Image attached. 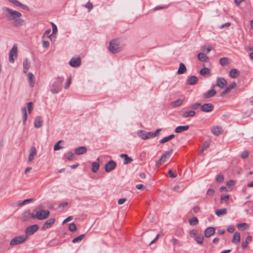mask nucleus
Here are the masks:
<instances>
[{"label": "nucleus", "instance_id": "f257e3e1", "mask_svg": "<svg viewBox=\"0 0 253 253\" xmlns=\"http://www.w3.org/2000/svg\"><path fill=\"white\" fill-rule=\"evenodd\" d=\"M5 16L9 21H12V25L15 27H20L25 24V21L21 18L22 14L17 11L13 10L7 7H2Z\"/></svg>", "mask_w": 253, "mask_h": 253}, {"label": "nucleus", "instance_id": "f03ea898", "mask_svg": "<svg viewBox=\"0 0 253 253\" xmlns=\"http://www.w3.org/2000/svg\"><path fill=\"white\" fill-rule=\"evenodd\" d=\"M124 45L119 39L116 38L111 40L109 42V50L112 53H117L122 51L124 49Z\"/></svg>", "mask_w": 253, "mask_h": 253}, {"label": "nucleus", "instance_id": "7ed1b4c3", "mask_svg": "<svg viewBox=\"0 0 253 253\" xmlns=\"http://www.w3.org/2000/svg\"><path fill=\"white\" fill-rule=\"evenodd\" d=\"M43 207L40 205L35 208L34 210V215H33V219H38L39 220H42L46 219L49 215V211L48 210H44Z\"/></svg>", "mask_w": 253, "mask_h": 253}, {"label": "nucleus", "instance_id": "20e7f679", "mask_svg": "<svg viewBox=\"0 0 253 253\" xmlns=\"http://www.w3.org/2000/svg\"><path fill=\"white\" fill-rule=\"evenodd\" d=\"M27 240V236L20 235L13 238L10 242L11 246H14L24 243Z\"/></svg>", "mask_w": 253, "mask_h": 253}, {"label": "nucleus", "instance_id": "39448f33", "mask_svg": "<svg viewBox=\"0 0 253 253\" xmlns=\"http://www.w3.org/2000/svg\"><path fill=\"white\" fill-rule=\"evenodd\" d=\"M38 229L39 226L37 224H34L28 226L26 228L25 230V235L24 236H27L28 238L29 236L33 235Z\"/></svg>", "mask_w": 253, "mask_h": 253}, {"label": "nucleus", "instance_id": "423d86ee", "mask_svg": "<svg viewBox=\"0 0 253 253\" xmlns=\"http://www.w3.org/2000/svg\"><path fill=\"white\" fill-rule=\"evenodd\" d=\"M17 46L16 45H14L11 49L9 54V61L11 63L14 62L15 59L17 57Z\"/></svg>", "mask_w": 253, "mask_h": 253}, {"label": "nucleus", "instance_id": "0eeeda50", "mask_svg": "<svg viewBox=\"0 0 253 253\" xmlns=\"http://www.w3.org/2000/svg\"><path fill=\"white\" fill-rule=\"evenodd\" d=\"M37 155V152L36 148L35 146H31L30 151L29 154L28 155V162L29 163H31L35 159L36 156Z\"/></svg>", "mask_w": 253, "mask_h": 253}, {"label": "nucleus", "instance_id": "6e6552de", "mask_svg": "<svg viewBox=\"0 0 253 253\" xmlns=\"http://www.w3.org/2000/svg\"><path fill=\"white\" fill-rule=\"evenodd\" d=\"M214 108L213 105L210 103H205L201 106V110L202 112L209 113L213 111Z\"/></svg>", "mask_w": 253, "mask_h": 253}, {"label": "nucleus", "instance_id": "1a4fd4ad", "mask_svg": "<svg viewBox=\"0 0 253 253\" xmlns=\"http://www.w3.org/2000/svg\"><path fill=\"white\" fill-rule=\"evenodd\" d=\"M63 81V79L61 77H58L55 81L50 85V87H55L60 89H62L61 84Z\"/></svg>", "mask_w": 253, "mask_h": 253}, {"label": "nucleus", "instance_id": "9d476101", "mask_svg": "<svg viewBox=\"0 0 253 253\" xmlns=\"http://www.w3.org/2000/svg\"><path fill=\"white\" fill-rule=\"evenodd\" d=\"M116 166V163L113 160L107 163L105 166V170L106 172H110L114 169Z\"/></svg>", "mask_w": 253, "mask_h": 253}, {"label": "nucleus", "instance_id": "9b49d317", "mask_svg": "<svg viewBox=\"0 0 253 253\" xmlns=\"http://www.w3.org/2000/svg\"><path fill=\"white\" fill-rule=\"evenodd\" d=\"M69 64L73 67H78L81 64V60L80 57L72 58Z\"/></svg>", "mask_w": 253, "mask_h": 253}, {"label": "nucleus", "instance_id": "f8f14e48", "mask_svg": "<svg viewBox=\"0 0 253 253\" xmlns=\"http://www.w3.org/2000/svg\"><path fill=\"white\" fill-rule=\"evenodd\" d=\"M55 221V219L54 218H50L48 219L42 225V229L43 230H45L49 228L52 224Z\"/></svg>", "mask_w": 253, "mask_h": 253}, {"label": "nucleus", "instance_id": "ddd939ff", "mask_svg": "<svg viewBox=\"0 0 253 253\" xmlns=\"http://www.w3.org/2000/svg\"><path fill=\"white\" fill-rule=\"evenodd\" d=\"M34 213H31L29 210L25 211L22 214L21 219L23 221H27L32 218Z\"/></svg>", "mask_w": 253, "mask_h": 253}, {"label": "nucleus", "instance_id": "4468645a", "mask_svg": "<svg viewBox=\"0 0 253 253\" xmlns=\"http://www.w3.org/2000/svg\"><path fill=\"white\" fill-rule=\"evenodd\" d=\"M227 82L223 78L218 77L216 79V84L215 85L222 88L225 86Z\"/></svg>", "mask_w": 253, "mask_h": 253}, {"label": "nucleus", "instance_id": "2eb2a0df", "mask_svg": "<svg viewBox=\"0 0 253 253\" xmlns=\"http://www.w3.org/2000/svg\"><path fill=\"white\" fill-rule=\"evenodd\" d=\"M215 229L213 227H209L206 229L205 231V236L207 238H209L215 233Z\"/></svg>", "mask_w": 253, "mask_h": 253}, {"label": "nucleus", "instance_id": "dca6fc26", "mask_svg": "<svg viewBox=\"0 0 253 253\" xmlns=\"http://www.w3.org/2000/svg\"><path fill=\"white\" fill-rule=\"evenodd\" d=\"M43 125L42 119L41 117L38 116L36 117L34 121V126L36 128L41 127Z\"/></svg>", "mask_w": 253, "mask_h": 253}, {"label": "nucleus", "instance_id": "f3484780", "mask_svg": "<svg viewBox=\"0 0 253 253\" xmlns=\"http://www.w3.org/2000/svg\"><path fill=\"white\" fill-rule=\"evenodd\" d=\"M189 128L188 125L186 126H177L175 129L174 132L177 133H181L187 130Z\"/></svg>", "mask_w": 253, "mask_h": 253}, {"label": "nucleus", "instance_id": "a211bd4d", "mask_svg": "<svg viewBox=\"0 0 253 253\" xmlns=\"http://www.w3.org/2000/svg\"><path fill=\"white\" fill-rule=\"evenodd\" d=\"M86 148L84 146H80L75 149V153L76 155H82L85 153Z\"/></svg>", "mask_w": 253, "mask_h": 253}, {"label": "nucleus", "instance_id": "6ab92c4d", "mask_svg": "<svg viewBox=\"0 0 253 253\" xmlns=\"http://www.w3.org/2000/svg\"><path fill=\"white\" fill-rule=\"evenodd\" d=\"M8 0L10 2L12 3L13 4H14V5H15L16 6H19V7L22 8L24 9H25L26 10H29L28 7L27 5L23 4L22 3H21V2H19L17 0Z\"/></svg>", "mask_w": 253, "mask_h": 253}, {"label": "nucleus", "instance_id": "aec40b11", "mask_svg": "<svg viewBox=\"0 0 253 253\" xmlns=\"http://www.w3.org/2000/svg\"><path fill=\"white\" fill-rule=\"evenodd\" d=\"M120 157L122 158H124V164L126 165L132 162L133 160L131 158L128 156V155L126 154H122L120 155Z\"/></svg>", "mask_w": 253, "mask_h": 253}, {"label": "nucleus", "instance_id": "412c9836", "mask_svg": "<svg viewBox=\"0 0 253 253\" xmlns=\"http://www.w3.org/2000/svg\"><path fill=\"white\" fill-rule=\"evenodd\" d=\"M198 78L195 76H192L189 77L187 80V83L189 85H193L197 83Z\"/></svg>", "mask_w": 253, "mask_h": 253}, {"label": "nucleus", "instance_id": "4be33fe9", "mask_svg": "<svg viewBox=\"0 0 253 253\" xmlns=\"http://www.w3.org/2000/svg\"><path fill=\"white\" fill-rule=\"evenodd\" d=\"M211 132L213 134L218 136L220 133H221L222 131V128L220 126H216L211 128Z\"/></svg>", "mask_w": 253, "mask_h": 253}, {"label": "nucleus", "instance_id": "5701e85b", "mask_svg": "<svg viewBox=\"0 0 253 253\" xmlns=\"http://www.w3.org/2000/svg\"><path fill=\"white\" fill-rule=\"evenodd\" d=\"M23 72L24 73H27V70L29 69L30 67V62L28 59V58H26L23 60Z\"/></svg>", "mask_w": 253, "mask_h": 253}, {"label": "nucleus", "instance_id": "b1692460", "mask_svg": "<svg viewBox=\"0 0 253 253\" xmlns=\"http://www.w3.org/2000/svg\"><path fill=\"white\" fill-rule=\"evenodd\" d=\"M187 71L186 67L184 64L180 63L179 68L177 71V74L181 75L185 73Z\"/></svg>", "mask_w": 253, "mask_h": 253}, {"label": "nucleus", "instance_id": "393cba45", "mask_svg": "<svg viewBox=\"0 0 253 253\" xmlns=\"http://www.w3.org/2000/svg\"><path fill=\"white\" fill-rule=\"evenodd\" d=\"M195 114L196 112L194 110H190L184 112L182 114V116L184 118H187L188 117H193L195 115Z\"/></svg>", "mask_w": 253, "mask_h": 253}, {"label": "nucleus", "instance_id": "a878e982", "mask_svg": "<svg viewBox=\"0 0 253 253\" xmlns=\"http://www.w3.org/2000/svg\"><path fill=\"white\" fill-rule=\"evenodd\" d=\"M216 94V91L213 89H211L204 94V97L206 98H210Z\"/></svg>", "mask_w": 253, "mask_h": 253}, {"label": "nucleus", "instance_id": "bb28decb", "mask_svg": "<svg viewBox=\"0 0 253 253\" xmlns=\"http://www.w3.org/2000/svg\"><path fill=\"white\" fill-rule=\"evenodd\" d=\"M172 149L169 151H166L161 156V158L165 162L167 160L169 159L172 154Z\"/></svg>", "mask_w": 253, "mask_h": 253}, {"label": "nucleus", "instance_id": "cd10ccee", "mask_svg": "<svg viewBox=\"0 0 253 253\" xmlns=\"http://www.w3.org/2000/svg\"><path fill=\"white\" fill-rule=\"evenodd\" d=\"M28 79L30 84V86L33 87L34 85L35 79L34 75L30 72L28 74Z\"/></svg>", "mask_w": 253, "mask_h": 253}, {"label": "nucleus", "instance_id": "c85d7f7f", "mask_svg": "<svg viewBox=\"0 0 253 253\" xmlns=\"http://www.w3.org/2000/svg\"><path fill=\"white\" fill-rule=\"evenodd\" d=\"M232 242L234 244H237L240 242V235L239 232L234 233Z\"/></svg>", "mask_w": 253, "mask_h": 253}, {"label": "nucleus", "instance_id": "c756f323", "mask_svg": "<svg viewBox=\"0 0 253 253\" xmlns=\"http://www.w3.org/2000/svg\"><path fill=\"white\" fill-rule=\"evenodd\" d=\"M215 213L218 216H220L227 213V209L226 208L217 209L215 211Z\"/></svg>", "mask_w": 253, "mask_h": 253}, {"label": "nucleus", "instance_id": "7c9ffc66", "mask_svg": "<svg viewBox=\"0 0 253 253\" xmlns=\"http://www.w3.org/2000/svg\"><path fill=\"white\" fill-rule=\"evenodd\" d=\"M239 75V72L236 69H232L229 72V76L231 78H236Z\"/></svg>", "mask_w": 253, "mask_h": 253}, {"label": "nucleus", "instance_id": "2f4dec72", "mask_svg": "<svg viewBox=\"0 0 253 253\" xmlns=\"http://www.w3.org/2000/svg\"><path fill=\"white\" fill-rule=\"evenodd\" d=\"M183 102V100L182 99H178L175 101L171 102V105L173 107H177L180 106Z\"/></svg>", "mask_w": 253, "mask_h": 253}, {"label": "nucleus", "instance_id": "473e14b6", "mask_svg": "<svg viewBox=\"0 0 253 253\" xmlns=\"http://www.w3.org/2000/svg\"><path fill=\"white\" fill-rule=\"evenodd\" d=\"M99 167V164L98 162H93L91 164V170L93 172H96Z\"/></svg>", "mask_w": 253, "mask_h": 253}, {"label": "nucleus", "instance_id": "72a5a7b5", "mask_svg": "<svg viewBox=\"0 0 253 253\" xmlns=\"http://www.w3.org/2000/svg\"><path fill=\"white\" fill-rule=\"evenodd\" d=\"M174 136H175V135L174 134H171L169 136L165 137L163 138V139H162L160 141V143L161 144H164L165 143H166V142H168L171 139H172V138H173L174 137Z\"/></svg>", "mask_w": 253, "mask_h": 253}, {"label": "nucleus", "instance_id": "f704fd0d", "mask_svg": "<svg viewBox=\"0 0 253 253\" xmlns=\"http://www.w3.org/2000/svg\"><path fill=\"white\" fill-rule=\"evenodd\" d=\"M21 111L23 114V123L24 125H25L27 119L26 108L25 107H23L21 109Z\"/></svg>", "mask_w": 253, "mask_h": 253}, {"label": "nucleus", "instance_id": "c9c22d12", "mask_svg": "<svg viewBox=\"0 0 253 253\" xmlns=\"http://www.w3.org/2000/svg\"><path fill=\"white\" fill-rule=\"evenodd\" d=\"M198 58L201 61H206L208 57L204 53L200 52L198 54Z\"/></svg>", "mask_w": 253, "mask_h": 253}, {"label": "nucleus", "instance_id": "e433bc0d", "mask_svg": "<svg viewBox=\"0 0 253 253\" xmlns=\"http://www.w3.org/2000/svg\"><path fill=\"white\" fill-rule=\"evenodd\" d=\"M200 74L204 76L209 75L210 74V70L207 67H204L200 70Z\"/></svg>", "mask_w": 253, "mask_h": 253}, {"label": "nucleus", "instance_id": "4c0bfd02", "mask_svg": "<svg viewBox=\"0 0 253 253\" xmlns=\"http://www.w3.org/2000/svg\"><path fill=\"white\" fill-rule=\"evenodd\" d=\"M138 135L139 137L143 140H146L148 139V136L147 135V132L145 131L140 130L138 132Z\"/></svg>", "mask_w": 253, "mask_h": 253}, {"label": "nucleus", "instance_id": "58836bf2", "mask_svg": "<svg viewBox=\"0 0 253 253\" xmlns=\"http://www.w3.org/2000/svg\"><path fill=\"white\" fill-rule=\"evenodd\" d=\"M85 235L84 234H81L80 236L74 238L72 240V243H76L81 242L83 238L84 237Z\"/></svg>", "mask_w": 253, "mask_h": 253}, {"label": "nucleus", "instance_id": "ea45409f", "mask_svg": "<svg viewBox=\"0 0 253 253\" xmlns=\"http://www.w3.org/2000/svg\"><path fill=\"white\" fill-rule=\"evenodd\" d=\"M33 201H34L33 199H32V198H31V199H27L23 200L22 202H19L18 204H17V205L18 206H19V207H21V206H23V205H24L25 204H27L28 203L33 202Z\"/></svg>", "mask_w": 253, "mask_h": 253}, {"label": "nucleus", "instance_id": "a19ab883", "mask_svg": "<svg viewBox=\"0 0 253 253\" xmlns=\"http://www.w3.org/2000/svg\"><path fill=\"white\" fill-rule=\"evenodd\" d=\"M189 223L191 225H196L198 223V219L196 217H193L191 219H189Z\"/></svg>", "mask_w": 253, "mask_h": 253}, {"label": "nucleus", "instance_id": "79ce46f5", "mask_svg": "<svg viewBox=\"0 0 253 253\" xmlns=\"http://www.w3.org/2000/svg\"><path fill=\"white\" fill-rule=\"evenodd\" d=\"M204 239V237L203 235H198V236L195 237V241L199 244H202L203 243V241Z\"/></svg>", "mask_w": 253, "mask_h": 253}, {"label": "nucleus", "instance_id": "37998d69", "mask_svg": "<svg viewBox=\"0 0 253 253\" xmlns=\"http://www.w3.org/2000/svg\"><path fill=\"white\" fill-rule=\"evenodd\" d=\"M63 141V140H59L57 142L55 143V144L54 146L53 149L54 151H57L60 149H61L63 148L62 146H60L59 144L61 143H62Z\"/></svg>", "mask_w": 253, "mask_h": 253}, {"label": "nucleus", "instance_id": "c03bdc74", "mask_svg": "<svg viewBox=\"0 0 253 253\" xmlns=\"http://www.w3.org/2000/svg\"><path fill=\"white\" fill-rule=\"evenodd\" d=\"M201 104L200 103H196L194 104H191L189 107L190 109H193V110H196L199 107H201Z\"/></svg>", "mask_w": 253, "mask_h": 253}, {"label": "nucleus", "instance_id": "a18cd8bd", "mask_svg": "<svg viewBox=\"0 0 253 253\" xmlns=\"http://www.w3.org/2000/svg\"><path fill=\"white\" fill-rule=\"evenodd\" d=\"M69 230L71 232H74L77 230L76 225L74 222L69 224Z\"/></svg>", "mask_w": 253, "mask_h": 253}, {"label": "nucleus", "instance_id": "49530a36", "mask_svg": "<svg viewBox=\"0 0 253 253\" xmlns=\"http://www.w3.org/2000/svg\"><path fill=\"white\" fill-rule=\"evenodd\" d=\"M228 59L226 57H222L220 59V63L221 65L224 66L227 64Z\"/></svg>", "mask_w": 253, "mask_h": 253}, {"label": "nucleus", "instance_id": "de8ad7c7", "mask_svg": "<svg viewBox=\"0 0 253 253\" xmlns=\"http://www.w3.org/2000/svg\"><path fill=\"white\" fill-rule=\"evenodd\" d=\"M229 199V195H222L221 196L220 200L221 202H222L223 201H227Z\"/></svg>", "mask_w": 253, "mask_h": 253}, {"label": "nucleus", "instance_id": "09e8293b", "mask_svg": "<svg viewBox=\"0 0 253 253\" xmlns=\"http://www.w3.org/2000/svg\"><path fill=\"white\" fill-rule=\"evenodd\" d=\"M33 103L32 102H28L27 103V109L28 110L29 113L30 114L33 110Z\"/></svg>", "mask_w": 253, "mask_h": 253}, {"label": "nucleus", "instance_id": "8fccbe9b", "mask_svg": "<svg viewBox=\"0 0 253 253\" xmlns=\"http://www.w3.org/2000/svg\"><path fill=\"white\" fill-rule=\"evenodd\" d=\"M74 154L71 152L68 153L66 155V158L69 161L72 160L74 158Z\"/></svg>", "mask_w": 253, "mask_h": 253}, {"label": "nucleus", "instance_id": "3c124183", "mask_svg": "<svg viewBox=\"0 0 253 253\" xmlns=\"http://www.w3.org/2000/svg\"><path fill=\"white\" fill-rule=\"evenodd\" d=\"M85 7L88 9V11H90L93 8V5L92 3L88 1L85 5Z\"/></svg>", "mask_w": 253, "mask_h": 253}, {"label": "nucleus", "instance_id": "603ef678", "mask_svg": "<svg viewBox=\"0 0 253 253\" xmlns=\"http://www.w3.org/2000/svg\"><path fill=\"white\" fill-rule=\"evenodd\" d=\"M61 89L55 88V87H51L50 91L53 94L58 93Z\"/></svg>", "mask_w": 253, "mask_h": 253}, {"label": "nucleus", "instance_id": "864d4df0", "mask_svg": "<svg viewBox=\"0 0 253 253\" xmlns=\"http://www.w3.org/2000/svg\"><path fill=\"white\" fill-rule=\"evenodd\" d=\"M224 179L223 175L218 174L217 175L216 180L218 182H221Z\"/></svg>", "mask_w": 253, "mask_h": 253}, {"label": "nucleus", "instance_id": "5fc2aeb1", "mask_svg": "<svg viewBox=\"0 0 253 253\" xmlns=\"http://www.w3.org/2000/svg\"><path fill=\"white\" fill-rule=\"evenodd\" d=\"M71 81H72L71 77L69 78L68 79V81H67L66 84L64 86V88L65 89L68 88L69 87V86L70 85V84H71Z\"/></svg>", "mask_w": 253, "mask_h": 253}, {"label": "nucleus", "instance_id": "6e6d98bb", "mask_svg": "<svg viewBox=\"0 0 253 253\" xmlns=\"http://www.w3.org/2000/svg\"><path fill=\"white\" fill-rule=\"evenodd\" d=\"M249 156V153L247 151H243L241 154V158L243 159H245L247 158Z\"/></svg>", "mask_w": 253, "mask_h": 253}, {"label": "nucleus", "instance_id": "4d7b16f0", "mask_svg": "<svg viewBox=\"0 0 253 253\" xmlns=\"http://www.w3.org/2000/svg\"><path fill=\"white\" fill-rule=\"evenodd\" d=\"M42 45L43 47L47 48L49 46V42L48 41L42 40Z\"/></svg>", "mask_w": 253, "mask_h": 253}, {"label": "nucleus", "instance_id": "13d9d810", "mask_svg": "<svg viewBox=\"0 0 253 253\" xmlns=\"http://www.w3.org/2000/svg\"><path fill=\"white\" fill-rule=\"evenodd\" d=\"M165 161L162 159V158L161 157V158L156 162V167H159L162 163H164Z\"/></svg>", "mask_w": 253, "mask_h": 253}, {"label": "nucleus", "instance_id": "bf43d9fd", "mask_svg": "<svg viewBox=\"0 0 253 253\" xmlns=\"http://www.w3.org/2000/svg\"><path fill=\"white\" fill-rule=\"evenodd\" d=\"M168 173L171 178H175L177 176L176 174L174 173L171 169L169 170Z\"/></svg>", "mask_w": 253, "mask_h": 253}, {"label": "nucleus", "instance_id": "052dcab7", "mask_svg": "<svg viewBox=\"0 0 253 253\" xmlns=\"http://www.w3.org/2000/svg\"><path fill=\"white\" fill-rule=\"evenodd\" d=\"M210 146V142H208V141H205L203 144V146H202V148L203 149H206L207 148H208Z\"/></svg>", "mask_w": 253, "mask_h": 253}, {"label": "nucleus", "instance_id": "680f3d73", "mask_svg": "<svg viewBox=\"0 0 253 253\" xmlns=\"http://www.w3.org/2000/svg\"><path fill=\"white\" fill-rule=\"evenodd\" d=\"M227 230L228 232H229L230 233H233L235 230V228H234V226L231 225V226H229L227 228Z\"/></svg>", "mask_w": 253, "mask_h": 253}, {"label": "nucleus", "instance_id": "e2e57ef3", "mask_svg": "<svg viewBox=\"0 0 253 253\" xmlns=\"http://www.w3.org/2000/svg\"><path fill=\"white\" fill-rule=\"evenodd\" d=\"M247 224L245 223H240L237 225V227L240 229L242 228H245Z\"/></svg>", "mask_w": 253, "mask_h": 253}, {"label": "nucleus", "instance_id": "0e129e2a", "mask_svg": "<svg viewBox=\"0 0 253 253\" xmlns=\"http://www.w3.org/2000/svg\"><path fill=\"white\" fill-rule=\"evenodd\" d=\"M230 90L227 87L226 88L221 92V96L222 97L224 96V95L230 92Z\"/></svg>", "mask_w": 253, "mask_h": 253}, {"label": "nucleus", "instance_id": "69168bd1", "mask_svg": "<svg viewBox=\"0 0 253 253\" xmlns=\"http://www.w3.org/2000/svg\"><path fill=\"white\" fill-rule=\"evenodd\" d=\"M236 86V83L235 82H233L232 84H229L227 87L231 90V89L234 88Z\"/></svg>", "mask_w": 253, "mask_h": 253}, {"label": "nucleus", "instance_id": "338daca9", "mask_svg": "<svg viewBox=\"0 0 253 253\" xmlns=\"http://www.w3.org/2000/svg\"><path fill=\"white\" fill-rule=\"evenodd\" d=\"M214 193V190L213 189H209L207 192V194L209 195H212Z\"/></svg>", "mask_w": 253, "mask_h": 253}, {"label": "nucleus", "instance_id": "774afa93", "mask_svg": "<svg viewBox=\"0 0 253 253\" xmlns=\"http://www.w3.org/2000/svg\"><path fill=\"white\" fill-rule=\"evenodd\" d=\"M126 201V198H121L118 200V203L119 205H122V204H124Z\"/></svg>", "mask_w": 253, "mask_h": 253}]
</instances>
